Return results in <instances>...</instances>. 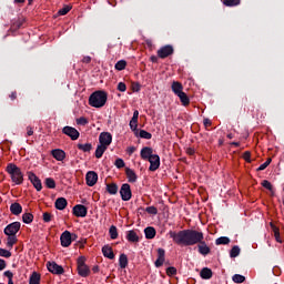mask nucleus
<instances>
[{"mask_svg":"<svg viewBox=\"0 0 284 284\" xmlns=\"http://www.w3.org/2000/svg\"><path fill=\"white\" fill-rule=\"evenodd\" d=\"M126 152H128V154H129L130 156H132V154L136 152V148H135V146H129V148L126 149Z\"/></svg>","mask_w":284,"mask_h":284,"instance_id":"680f3d73","label":"nucleus"},{"mask_svg":"<svg viewBox=\"0 0 284 284\" xmlns=\"http://www.w3.org/2000/svg\"><path fill=\"white\" fill-rule=\"evenodd\" d=\"M62 133L67 134V136H70V139L72 141H77V139H79V136H80L79 131L75 128H72V126H64L62 129Z\"/></svg>","mask_w":284,"mask_h":284,"instance_id":"2eb2a0df","label":"nucleus"},{"mask_svg":"<svg viewBox=\"0 0 284 284\" xmlns=\"http://www.w3.org/2000/svg\"><path fill=\"white\" fill-rule=\"evenodd\" d=\"M92 61V58L89 57V55H85L83 59H82V63H90Z\"/></svg>","mask_w":284,"mask_h":284,"instance_id":"69168bd1","label":"nucleus"},{"mask_svg":"<svg viewBox=\"0 0 284 284\" xmlns=\"http://www.w3.org/2000/svg\"><path fill=\"white\" fill-rule=\"evenodd\" d=\"M70 10H72V7L64 6L62 9H60L58 11V14H60V17H65V14H68V12H70Z\"/></svg>","mask_w":284,"mask_h":284,"instance_id":"a18cd8bd","label":"nucleus"},{"mask_svg":"<svg viewBox=\"0 0 284 284\" xmlns=\"http://www.w3.org/2000/svg\"><path fill=\"white\" fill-rule=\"evenodd\" d=\"M163 263H165V258L158 257L154 265L155 267H162Z\"/></svg>","mask_w":284,"mask_h":284,"instance_id":"13d9d810","label":"nucleus"},{"mask_svg":"<svg viewBox=\"0 0 284 284\" xmlns=\"http://www.w3.org/2000/svg\"><path fill=\"white\" fill-rule=\"evenodd\" d=\"M128 65V62L125 60H119L116 63H115V70H118L119 72H121L122 70H125Z\"/></svg>","mask_w":284,"mask_h":284,"instance_id":"79ce46f5","label":"nucleus"},{"mask_svg":"<svg viewBox=\"0 0 284 284\" xmlns=\"http://www.w3.org/2000/svg\"><path fill=\"white\" fill-rule=\"evenodd\" d=\"M215 245H230V237L221 236L215 240Z\"/></svg>","mask_w":284,"mask_h":284,"instance_id":"e433bc0d","label":"nucleus"},{"mask_svg":"<svg viewBox=\"0 0 284 284\" xmlns=\"http://www.w3.org/2000/svg\"><path fill=\"white\" fill-rule=\"evenodd\" d=\"M9 99L11 101H16V99H17V91H12L11 94H9Z\"/></svg>","mask_w":284,"mask_h":284,"instance_id":"0e129e2a","label":"nucleus"},{"mask_svg":"<svg viewBox=\"0 0 284 284\" xmlns=\"http://www.w3.org/2000/svg\"><path fill=\"white\" fill-rule=\"evenodd\" d=\"M73 216H78L80 219H85L88 216V207L83 204H77L72 209Z\"/></svg>","mask_w":284,"mask_h":284,"instance_id":"1a4fd4ad","label":"nucleus"},{"mask_svg":"<svg viewBox=\"0 0 284 284\" xmlns=\"http://www.w3.org/2000/svg\"><path fill=\"white\" fill-rule=\"evenodd\" d=\"M158 258H165V250L158 248Z\"/></svg>","mask_w":284,"mask_h":284,"instance_id":"bf43d9fd","label":"nucleus"},{"mask_svg":"<svg viewBox=\"0 0 284 284\" xmlns=\"http://www.w3.org/2000/svg\"><path fill=\"white\" fill-rule=\"evenodd\" d=\"M130 129L134 133L135 136H139V110L133 112V116L129 123Z\"/></svg>","mask_w":284,"mask_h":284,"instance_id":"9b49d317","label":"nucleus"},{"mask_svg":"<svg viewBox=\"0 0 284 284\" xmlns=\"http://www.w3.org/2000/svg\"><path fill=\"white\" fill-rule=\"evenodd\" d=\"M6 172L9 173V176L14 185H23V172L19 166H17V164L9 163L6 168Z\"/></svg>","mask_w":284,"mask_h":284,"instance_id":"f03ea898","label":"nucleus"},{"mask_svg":"<svg viewBox=\"0 0 284 284\" xmlns=\"http://www.w3.org/2000/svg\"><path fill=\"white\" fill-rule=\"evenodd\" d=\"M271 227H272V230L274 232V235H276V233L281 234V231L278 230V227H276V225H274V223H271Z\"/></svg>","mask_w":284,"mask_h":284,"instance_id":"e2e57ef3","label":"nucleus"},{"mask_svg":"<svg viewBox=\"0 0 284 284\" xmlns=\"http://www.w3.org/2000/svg\"><path fill=\"white\" fill-rule=\"evenodd\" d=\"M55 210L63 211L68 207V200L65 197H58L54 202Z\"/></svg>","mask_w":284,"mask_h":284,"instance_id":"412c9836","label":"nucleus"},{"mask_svg":"<svg viewBox=\"0 0 284 284\" xmlns=\"http://www.w3.org/2000/svg\"><path fill=\"white\" fill-rule=\"evenodd\" d=\"M78 265V274L82 276V278H88L90 276V266L85 264V256H80L77 261Z\"/></svg>","mask_w":284,"mask_h":284,"instance_id":"20e7f679","label":"nucleus"},{"mask_svg":"<svg viewBox=\"0 0 284 284\" xmlns=\"http://www.w3.org/2000/svg\"><path fill=\"white\" fill-rule=\"evenodd\" d=\"M270 163H272V158H267V160L257 168V172H263V170H265Z\"/></svg>","mask_w":284,"mask_h":284,"instance_id":"49530a36","label":"nucleus"},{"mask_svg":"<svg viewBox=\"0 0 284 284\" xmlns=\"http://www.w3.org/2000/svg\"><path fill=\"white\" fill-rule=\"evenodd\" d=\"M47 268L51 274H57L60 276L61 274H64L65 270L63 266L57 264V262H47Z\"/></svg>","mask_w":284,"mask_h":284,"instance_id":"6e6552de","label":"nucleus"},{"mask_svg":"<svg viewBox=\"0 0 284 284\" xmlns=\"http://www.w3.org/2000/svg\"><path fill=\"white\" fill-rule=\"evenodd\" d=\"M10 212L11 214H13L14 216H19V214H21V212H23V206H21L19 204V202H14L10 205Z\"/></svg>","mask_w":284,"mask_h":284,"instance_id":"5701e85b","label":"nucleus"},{"mask_svg":"<svg viewBox=\"0 0 284 284\" xmlns=\"http://www.w3.org/2000/svg\"><path fill=\"white\" fill-rule=\"evenodd\" d=\"M240 254H241V247H239V245L233 246L230 251L231 258H236V256H239Z\"/></svg>","mask_w":284,"mask_h":284,"instance_id":"ea45409f","label":"nucleus"},{"mask_svg":"<svg viewBox=\"0 0 284 284\" xmlns=\"http://www.w3.org/2000/svg\"><path fill=\"white\" fill-rule=\"evenodd\" d=\"M138 136H140V139L150 140V139H152V133H150L145 130H140V131H138Z\"/></svg>","mask_w":284,"mask_h":284,"instance_id":"37998d69","label":"nucleus"},{"mask_svg":"<svg viewBox=\"0 0 284 284\" xmlns=\"http://www.w3.org/2000/svg\"><path fill=\"white\" fill-rule=\"evenodd\" d=\"M170 239H173V243L175 245H183L184 247H190L192 245H197L199 254L202 256H207L212 250L207 246L205 241V235L201 231L196 230H182L179 232L170 231L169 232Z\"/></svg>","mask_w":284,"mask_h":284,"instance_id":"f257e3e1","label":"nucleus"},{"mask_svg":"<svg viewBox=\"0 0 284 284\" xmlns=\"http://www.w3.org/2000/svg\"><path fill=\"white\" fill-rule=\"evenodd\" d=\"M109 234H110V237L112 239V241L119 239V231L116 230V227L114 225L110 226Z\"/></svg>","mask_w":284,"mask_h":284,"instance_id":"58836bf2","label":"nucleus"},{"mask_svg":"<svg viewBox=\"0 0 284 284\" xmlns=\"http://www.w3.org/2000/svg\"><path fill=\"white\" fill-rule=\"evenodd\" d=\"M102 254L105 258H110V261H114V251L112 250V246L104 245L102 247Z\"/></svg>","mask_w":284,"mask_h":284,"instance_id":"aec40b11","label":"nucleus"},{"mask_svg":"<svg viewBox=\"0 0 284 284\" xmlns=\"http://www.w3.org/2000/svg\"><path fill=\"white\" fill-rule=\"evenodd\" d=\"M223 6H226V8H235V6H241V0H223Z\"/></svg>","mask_w":284,"mask_h":284,"instance_id":"c9c22d12","label":"nucleus"},{"mask_svg":"<svg viewBox=\"0 0 284 284\" xmlns=\"http://www.w3.org/2000/svg\"><path fill=\"white\" fill-rule=\"evenodd\" d=\"M60 243L62 247H70L72 245V233L64 231L60 236Z\"/></svg>","mask_w":284,"mask_h":284,"instance_id":"4468645a","label":"nucleus"},{"mask_svg":"<svg viewBox=\"0 0 284 284\" xmlns=\"http://www.w3.org/2000/svg\"><path fill=\"white\" fill-rule=\"evenodd\" d=\"M27 176H28L30 183H32L33 187L37 190V192H41V190H43V184H41V179H39V176H37V174L29 171V172H27Z\"/></svg>","mask_w":284,"mask_h":284,"instance_id":"423d86ee","label":"nucleus"},{"mask_svg":"<svg viewBox=\"0 0 284 284\" xmlns=\"http://www.w3.org/2000/svg\"><path fill=\"white\" fill-rule=\"evenodd\" d=\"M118 90L119 92H125V90H128V85H125V82H119Z\"/></svg>","mask_w":284,"mask_h":284,"instance_id":"5fc2aeb1","label":"nucleus"},{"mask_svg":"<svg viewBox=\"0 0 284 284\" xmlns=\"http://www.w3.org/2000/svg\"><path fill=\"white\" fill-rule=\"evenodd\" d=\"M19 230H21V222H13L4 227L3 233L6 236H17Z\"/></svg>","mask_w":284,"mask_h":284,"instance_id":"39448f33","label":"nucleus"},{"mask_svg":"<svg viewBox=\"0 0 284 284\" xmlns=\"http://www.w3.org/2000/svg\"><path fill=\"white\" fill-rule=\"evenodd\" d=\"M0 256L3 258H10L12 256V253L6 248L0 247Z\"/></svg>","mask_w":284,"mask_h":284,"instance_id":"de8ad7c7","label":"nucleus"},{"mask_svg":"<svg viewBox=\"0 0 284 284\" xmlns=\"http://www.w3.org/2000/svg\"><path fill=\"white\" fill-rule=\"evenodd\" d=\"M171 89L175 97H179V94L183 93V84L179 81H173L171 84Z\"/></svg>","mask_w":284,"mask_h":284,"instance_id":"6ab92c4d","label":"nucleus"},{"mask_svg":"<svg viewBox=\"0 0 284 284\" xmlns=\"http://www.w3.org/2000/svg\"><path fill=\"white\" fill-rule=\"evenodd\" d=\"M41 283V274L33 272L29 278V284H40Z\"/></svg>","mask_w":284,"mask_h":284,"instance_id":"c85d7f7f","label":"nucleus"},{"mask_svg":"<svg viewBox=\"0 0 284 284\" xmlns=\"http://www.w3.org/2000/svg\"><path fill=\"white\" fill-rule=\"evenodd\" d=\"M148 161L150 163V172H156V170L161 168V158L159 154H153Z\"/></svg>","mask_w":284,"mask_h":284,"instance_id":"f8f14e48","label":"nucleus"},{"mask_svg":"<svg viewBox=\"0 0 284 284\" xmlns=\"http://www.w3.org/2000/svg\"><path fill=\"white\" fill-rule=\"evenodd\" d=\"M120 195L122 201H130V199H132V187L130 184L124 183L121 185Z\"/></svg>","mask_w":284,"mask_h":284,"instance_id":"9d476101","label":"nucleus"},{"mask_svg":"<svg viewBox=\"0 0 284 284\" xmlns=\"http://www.w3.org/2000/svg\"><path fill=\"white\" fill-rule=\"evenodd\" d=\"M8 267V264L6 263V260L0 258V272H3Z\"/></svg>","mask_w":284,"mask_h":284,"instance_id":"052dcab7","label":"nucleus"},{"mask_svg":"<svg viewBox=\"0 0 284 284\" xmlns=\"http://www.w3.org/2000/svg\"><path fill=\"white\" fill-rule=\"evenodd\" d=\"M106 192L111 195L119 194V185L116 183L106 184Z\"/></svg>","mask_w":284,"mask_h":284,"instance_id":"cd10ccee","label":"nucleus"},{"mask_svg":"<svg viewBox=\"0 0 284 284\" xmlns=\"http://www.w3.org/2000/svg\"><path fill=\"white\" fill-rule=\"evenodd\" d=\"M23 23H26V18H19L12 23L11 30H19L20 28H23Z\"/></svg>","mask_w":284,"mask_h":284,"instance_id":"7c9ffc66","label":"nucleus"},{"mask_svg":"<svg viewBox=\"0 0 284 284\" xmlns=\"http://www.w3.org/2000/svg\"><path fill=\"white\" fill-rule=\"evenodd\" d=\"M128 255L125 253H122L119 257V266L121 267V270H125V267H128Z\"/></svg>","mask_w":284,"mask_h":284,"instance_id":"bb28decb","label":"nucleus"},{"mask_svg":"<svg viewBox=\"0 0 284 284\" xmlns=\"http://www.w3.org/2000/svg\"><path fill=\"white\" fill-rule=\"evenodd\" d=\"M105 150H108V146H103L102 144H99L95 150V159H101V156L105 154Z\"/></svg>","mask_w":284,"mask_h":284,"instance_id":"473e14b6","label":"nucleus"},{"mask_svg":"<svg viewBox=\"0 0 284 284\" xmlns=\"http://www.w3.org/2000/svg\"><path fill=\"white\" fill-rule=\"evenodd\" d=\"M145 239L152 240L154 236H156V229L154 226H149L144 229Z\"/></svg>","mask_w":284,"mask_h":284,"instance_id":"a878e982","label":"nucleus"},{"mask_svg":"<svg viewBox=\"0 0 284 284\" xmlns=\"http://www.w3.org/2000/svg\"><path fill=\"white\" fill-rule=\"evenodd\" d=\"M44 184L49 190H54V187H57V182L52 178H47Z\"/></svg>","mask_w":284,"mask_h":284,"instance_id":"4c0bfd02","label":"nucleus"},{"mask_svg":"<svg viewBox=\"0 0 284 284\" xmlns=\"http://www.w3.org/2000/svg\"><path fill=\"white\" fill-rule=\"evenodd\" d=\"M100 145L108 148L112 144V133L110 132H102L99 135Z\"/></svg>","mask_w":284,"mask_h":284,"instance_id":"ddd939ff","label":"nucleus"},{"mask_svg":"<svg viewBox=\"0 0 284 284\" xmlns=\"http://www.w3.org/2000/svg\"><path fill=\"white\" fill-rule=\"evenodd\" d=\"M3 276H6V278H8V281H12V278H14V273H12L11 271H6L3 273Z\"/></svg>","mask_w":284,"mask_h":284,"instance_id":"4d7b16f0","label":"nucleus"},{"mask_svg":"<svg viewBox=\"0 0 284 284\" xmlns=\"http://www.w3.org/2000/svg\"><path fill=\"white\" fill-rule=\"evenodd\" d=\"M17 241H19L17 239V235H8V239H7V247H10V250H12V247H14Z\"/></svg>","mask_w":284,"mask_h":284,"instance_id":"72a5a7b5","label":"nucleus"},{"mask_svg":"<svg viewBox=\"0 0 284 284\" xmlns=\"http://www.w3.org/2000/svg\"><path fill=\"white\" fill-rule=\"evenodd\" d=\"M262 185L265 187V190H268L270 192H272V190H274V187L272 186V183L267 180H263Z\"/></svg>","mask_w":284,"mask_h":284,"instance_id":"3c124183","label":"nucleus"},{"mask_svg":"<svg viewBox=\"0 0 284 284\" xmlns=\"http://www.w3.org/2000/svg\"><path fill=\"white\" fill-rule=\"evenodd\" d=\"M126 241H129V243H139L140 239L134 230L126 232Z\"/></svg>","mask_w":284,"mask_h":284,"instance_id":"b1692460","label":"nucleus"},{"mask_svg":"<svg viewBox=\"0 0 284 284\" xmlns=\"http://www.w3.org/2000/svg\"><path fill=\"white\" fill-rule=\"evenodd\" d=\"M178 97H179L182 105H184V108L190 105V97H187V93L182 92V93L178 94Z\"/></svg>","mask_w":284,"mask_h":284,"instance_id":"c756f323","label":"nucleus"},{"mask_svg":"<svg viewBox=\"0 0 284 284\" xmlns=\"http://www.w3.org/2000/svg\"><path fill=\"white\" fill-rule=\"evenodd\" d=\"M32 134H34V130H32L31 126H28V128H27V135H28V136H32Z\"/></svg>","mask_w":284,"mask_h":284,"instance_id":"338daca9","label":"nucleus"},{"mask_svg":"<svg viewBox=\"0 0 284 284\" xmlns=\"http://www.w3.org/2000/svg\"><path fill=\"white\" fill-rule=\"evenodd\" d=\"M42 220L44 223H50V221H52V213L44 212L42 214Z\"/></svg>","mask_w":284,"mask_h":284,"instance_id":"8fccbe9b","label":"nucleus"},{"mask_svg":"<svg viewBox=\"0 0 284 284\" xmlns=\"http://www.w3.org/2000/svg\"><path fill=\"white\" fill-rule=\"evenodd\" d=\"M200 276L204 281H210V278L213 276L212 270L210 267H203L200 272Z\"/></svg>","mask_w":284,"mask_h":284,"instance_id":"393cba45","label":"nucleus"},{"mask_svg":"<svg viewBox=\"0 0 284 284\" xmlns=\"http://www.w3.org/2000/svg\"><path fill=\"white\" fill-rule=\"evenodd\" d=\"M154 155V150L150 146H144L140 151V156L143 161H149Z\"/></svg>","mask_w":284,"mask_h":284,"instance_id":"f3484780","label":"nucleus"},{"mask_svg":"<svg viewBox=\"0 0 284 284\" xmlns=\"http://www.w3.org/2000/svg\"><path fill=\"white\" fill-rule=\"evenodd\" d=\"M78 125H88V120L84 116L77 119Z\"/></svg>","mask_w":284,"mask_h":284,"instance_id":"6e6d98bb","label":"nucleus"},{"mask_svg":"<svg viewBox=\"0 0 284 284\" xmlns=\"http://www.w3.org/2000/svg\"><path fill=\"white\" fill-rule=\"evenodd\" d=\"M77 148L81 150V152H92V143H78Z\"/></svg>","mask_w":284,"mask_h":284,"instance_id":"2f4dec72","label":"nucleus"},{"mask_svg":"<svg viewBox=\"0 0 284 284\" xmlns=\"http://www.w3.org/2000/svg\"><path fill=\"white\" fill-rule=\"evenodd\" d=\"M115 168H118V170H121V168H125V162L123 161V159L118 158L114 162Z\"/></svg>","mask_w":284,"mask_h":284,"instance_id":"09e8293b","label":"nucleus"},{"mask_svg":"<svg viewBox=\"0 0 284 284\" xmlns=\"http://www.w3.org/2000/svg\"><path fill=\"white\" fill-rule=\"evenodd\" d=\"M243 159L244 161H246V163H252V153L250 151H245L243 154Z\"/></svg>","mask_w":284,"mask_h":284,"instance_id":"864d4df0","label":"nucleus"},{"mask_svg":"<svg viewBox=\"0 0 284 284\" xmlns=\"http://www.w3.org/2000/svg\"><path fill=\"white\" fill-rule=\"evenodd\" d=\"M108 103V92L95 91L89 98V105L91 108H103Z\"/></svg>","mask_w":284,"mask_h":284,"instance_id":"7ed1b4c3","label":"nucleus"},{"mask_svg":"<svg viewBox=\"0 0 284 284\" xmlns=\"http://www.w3.org/2000/svg\"><path fill=\"white\" fill-rule=\"evenodd\" d=\"M233 283H245V276L241 274H235L232 277Z\"/></svg>","mask_w":284,"mask_h":284,"instance_id":"c03bdc74","label":"nucleus"},{"mask_svg":"<svg viewBox=\"0 0 284 284\" xmlns=\"http://www.w3.org/2000/svg\"><path fill=\"white\" fill-rule=\"evenodd\" d=\"M174 54V47L171 44H166L158 50L159 59H168V57H172Z\"/></svg>","mask_w":284,"mask_h":284,"instance_id":"0eeeda50","label":"nucleus"},{"mask_svg":"<svg viewBox=\"0 0 284 284\" xmlns=\"http://www.w3.org/2000/svg\"><path fill=\"white\" fill-rule=\"evenodd\" d=\"M51 154L55 161H63L65 159V151L61 149H54L51 151Z\"/></svg>","mask_w":284,"mask_h":284,"instance_id":"4be33fe9","label":"nucleus"},{"mask_svg":"<svg viewBox=\"0 0 284 284\" xmlns=\"http://www.w3.org/2000/svg\"><path fill=\"white\" fill-rule=\"evenodd\" d=\"M85 181L89 187H94V185H97V181H99V174L94 171H89L85 175Z\"/></svg>","mask_w":284,"mask_h":284,"instance_id":"dca6fc26","label":"nucleus"},{"mask_svg":"<svg viewBox=\"0 0 284 284\" xmlns=\"http://www.w3.org/2000/svg\"><path fill=\"white\" fill-rule=\"evenodd\" d=\"M34 221V215L32 213H23L22 214V222L27 225H30Z\"/></svg>","mask_w":284,"mask_h":284,"instance_id":"f704fd0d","label":"nucleus"},{"mask_svg":"<svg viewBox=\"0 0 284 284\" xmlns=\"http://www.w3.org/2000/svg\"><path fill=\"white\" fill-rule=\"evenodd\" d=\"M186 153L189 154V156H194L195 151H194V149L189 148V149L186 150Z\"/></svg>","mask_w":284,"mask_h":284,"instance_id":"774afa93","label":"nucleus"},{"mask_svg":"<svg viewBox=\"0 0 284 284\" xmlns=\"http://www.w3.org/2000/svg\"><path fill=\"white\" fill-rule=\"evenodd\" d=\"M168 276H176V267L170 266L166 268Z\"/></svg>","mask_w":284,"mask_h":284,"instance_id":"603ef678","label":"nucleus"},{"mask_svg":"<svg viewBox=\"0 0 284 284\" xmlns=\"http://www.w3.org/2000/svg\"><path fill=\"white\" fill-rule=\"evenodd\" d=\"M125 174L129 183H136L139 180V176L136 175V172L130 168H125Z\"/></svg>","mask_w":284,"mask_h":284,"instance_id":"a211bd4d","label":"nucleus"},{"mask_svg":"<svg viewBox=\"0 0 284 284\" xmlns=\"http://www.w3.org/2000/svg\"><path fill=\"white\" fill-rule=\"evenodd\" d=\"M139 210L146 211L148 214H152L153 216L159 214V209H156V206H149L146 209L140 207Z\"/></svg>","mask_w":284,"mask_h":284,"instance_id":"a19ab883","label":"nucleus"}]
</instances>
